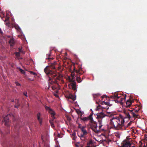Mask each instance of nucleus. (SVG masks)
Returning <instances> with one entry per match:
<instances>
[{
    "instance_id": "f257e3e1",
    "label": "nucleus",
    "mask_w": 147,
    "mask_h": 147,
    "mask_svg": "<svg viewBox=\"0 0 147 147\" xmlns=\"http://www.w3.org/2000/svg\"><path fill=\"white\" fill-rule=\"evenodd\" d=\"M57 64L56 61H54L51 63L50 65L47 66L44 69L45 73L48 76H51L52 78L49 77V83L51 84H55L59 86V81L60 80V74L56 71H52L50 68L55 69V66Z\"/></svg>"
},
{
    "instance_id": "f03ea898",
    "label": "nucleus",
    "mask_w": 147,
    "mask_h": 147,
    "mask_svg": "<svg viewBox=\"0 0 147 147\" xmlns=\"http://www.w3.org/2000/svg\"><path fill=\"white\" fill-rule=\"evenodd\" d=\"M124 122L123 118L116 117H113L110 120V124L115 129L123 130Z\"/></svg>"
},
{
    "instance_id": "7ed1b4c3",
    "label": "nucleus",
    "mask_w": 147,
    "mask_h": 147,
    "mask_svg": "<svg viewBox=\"0 0 147 147\" xmlns=\"http://www.w3.org/2000/svg\"><path fill=\"white\" fill-rule=\"evenodd\" d=\"M93 113L91 114L88 117H84L81 118V120L86 122L89 120L90 123H91L90 124V128L94 132L96 133H98L102 131L99 129H98L97 125L96 122L93 120L92 118Z\"/></svg>"
},
{
    "instance_id": "20e7f679",
    "label": "nucleus",
    "mask_w": 147,
    "mask_h": 147,
    "mask_svg": "<svg viewBox=\"0 0 147 147\" xmlns=\"http://www.w3.org/2000/svg\"><path fill=\"white\" fill-rule=\"evenodd\" d=\"M140 109L133 110H125L124 111L125 115V118H128L129 120H134L138 116V112Z\"/></svg>"
},
{
    "instance_id": "39448f33",
    "label": "nucleus",
    "mask_w": 147,
    "mask_h": 147,
    "mask_svg": "<svg viewBox=\"0 0 147 147\" xmlns=\"http://www.w3.org/2000/svg\"><path fill=\"white\" fill-rule=\"evenodd\" d=\"M113 115V113L112 112H108L107 111V113L106 115L105 114L103 113H98L97 115L96 118L98 120V123L99 124L98 127L100 130V131H103L104 130L103 129L101 128L102 126H103L102 123V119L105 116L110 117L112 116Z\"/></svg>"
},
{
    "instance_id": "423d86ee",
    "label": "nucleus",
    "mask_w": 147,
    "mask_h": 147,
    "mask_svg": "<svg viewBox=\"0 0 147 147\" xmlns=\"http://www.w3.org/2000/svg\"><path fill=\"white\" fill-rule=\"evenodd\" d=\"M122 147H135L134 146H131V143L128 140H125L122 143Z\"/></svg>"
},
{
    "instance_id": "0eeeda50",
    "label": "nucleus",
    "mask_w": 147,
    "mask_h": 147,
    "mask_svg": "<svg viewBox=\"0 0 147 147\" xmlns=\"http://www.w3.org/2000/svg\"><path fill=\"white\" fill-rule=\"evenodd\" d=\"M11 114H9L7 115L5 117H4V121H2V123H5V126H9V125L8 124L9 122V117L11 116Z\"/></svg>"
},
{
    "instance_id": "6e6552de",
    "label": "nucleus",
    "mask_w": 147,
    "mask_h": 147,
    "mask_svg": "<svg viewBox=\"0 0 147 147\" xmlns=\"http://www.w3.org/2000/svg\"><path fill=\"white\" fill-rule=\"evenodd\" d=\"M80 68H79L78 70L75 69V68L74 67V70L71 73V76L74 77L75 75V73H76V75H78V74L82 75L83 73L82 71H80Z\"/></svg>"
},
{
    "instance_id": "1a4fd4ad",
    "label": "nucleus",
    "mask_w": 147,
    "mask_h": 147,
    "mask_svg": "<svg viewBox=\"0 0 147 147\" xmlns=\"http://www.w3.org/2000/svg\"><path fill=\"white\" fill-rule=\"evenodd\" d=\"M69 81L71 82L70 85L72 89L74 91L76 90V91L77 86L76 83L72 80L71 79L70 77H69Z\"/></svg>"
},
{
    "instance_id": "9d476101",
    "label": "nucleus",
    "mask_w": 147,
    "mask_h": 147,
    "mask_svg": "<svg viewBox=\"0 0 147 147\" xmlns=\"http://www.w3.org/2000/svg\"><path fill=\"white\" fill-rule=\"evenodd\" d=\"M45 109L47 111H48L51 114V117L53 119L54 118V116L55 115V112L50 107L46 106H45Z\"/></svg>"
},
{
    "instance_id": "9b49d317",
    "label": "nucleus",
    "mask_w": 147,
    "mask_h": 147,
    "mask_svg": "<svg viewBox=\"0 0 147 147\" xmlns=\"http://www.w3.org/2000/svg\"><path fill=\"white\" fill-rule=\"evenodd\" d=\"M41 114L40 113H38L37 115V119L38 120L39 123L40 125H41L42 123V119L40 117Z\"/></svg>"
},
{
    "instance_id": "f8f14e48",
    "label": "nucleus",
    "mask_w": 147,
    "mask_h": 147,
    "mask_svg": "<svg viewBox=\"0 0 147 147\" xmlns=\"http://www.w3.org/2000/svg\"><path fill=\"white\" fill-rule=\"evenodd\" d=\"M81 130L83 133V134H81L80 136H79L81 137H83L85 135L87 134V132L86 130L84 129V127H81Z\"/></svg>"
},
{
    "instance_id": "ddd939ff",
    "label": "nucleus",
    "mask_w": 147,
    "mask_h": 147,
    "mask_svg": "<svg viewBox=\"0 0 147 147\" xmlns=\"http://www.w3.org/2000/svg\"><path fill=\"white\" fill-rule=\"evenodd\" d=\"M103 103H104V104H105L107 105L106 106V107H102L105 109L106 108L107 109H109V106H111L112 105V104H110L109 102H105V101H103Z\"/></svg>"
},
{
    "instance_id": "4468645a",
    "label": "nucleus",
    "mask_w": 147,
    "mask_h": 147,
    "mask_svg": "<svg viewBox=\"0 0 147 147\" xmlns=\"http://www.w3.org/2000/svg\"><path fill=\"white\" fill-rule=\"evenodd\" d=\"M132 101L129 99L127 100L126 102V107H129L132 104Z\"/></svg>"
},
{
    "instance_id": "2eb2a0df",
    "label": "nucleus",
    "mask_w": 147,
    "mask_h": 147,
    "mask_svg": "<svg viewBox=\"0 0 147 147\" xmlns=\"http://www.w3.org/2000/svg\"><path fill=\"white\" fill-rule=\"evenodd\" d=\"M85 147H94L93 143L92 140H90L87 144L86 146Z\"/></svg>"
},
{
    "instance_id": "dca6fc26",
    "label": "nucleus",
    "mask_w": 147,
    "mask_h": 147,
    "mask_svg": "<svg viewBox=\"0 0 147 147\" xmlns=\"http://www.w3.org/2000/svg\"><path fill=\"white\" fill-rule=\"evenodd\" d=\"M9 42L11 46H13L15 44V41L13 38H11L9 41Z\"/></svg>"
},
{
    "instance_id": "f3484780",
    "label": "nucleus",
    "mask_w": 147,
    "mask_h": 147,
    "mask_svg": "<svg viewBox=\"0 0 147 147\" xmlns=\"http://www.w3.org/2000/svg\"><path fill=\"white\" fill-rule=\"evenodd\" d=\"M15 102L16 105H15L14 107L16 108H18L20 105L18 100L17 99H15Z\"/></svg>"
},
{
    "instance_id": "a211bd4d",
    "label": "nucleus",
    "mask_w": 147,
    "mask_h": 147,
    "mask_svg": "<svg viewBox=\"0 0 147 147\" xmlns=\"http://www.w3.org/2000/svg\"><path fill=\"white\" fill-rule=\"evenodd\" d=\"M120 97V96H118V95L117 93H115L113 95H112V96H111V98L115 99L117 98L119 99Z\"/></svg>"
},
{
    "instance_id": "6ab92c4d",
    "label": "nucleus",
    "mask_w": 147,
    "mask_h": 147,
    "mask_svg": "<svg viewBox=\"0 0 147 147\" xmlns=\"http://www.w3.org/2000/svg\"><path fill=\"white\" fill-rule=\"evenodd\" d=\"M69 98L74 101L76 99V97L73 95L72 94H70L69 96Z\"/></svg>"
},
{
    "instance_id": "aec40b11",
    "label": "nucleus",
    "mask_w": 147,
    "mask_h": 147,
    "mask_svg": "<svg viewBox=\"0 0 147 147\" xmlns=\"http://www.w3.org/2000/svg\"><path fill=\"white\" fill-rule=\"evenodd\" d=\"M76 79L77 82L79 83L80 82H82V80L80 77L78 76H76Z\"/></svg>"
},
{
    "instance_id": "412c9836",
    "label": "nucleus",
    "mask_w": 147,
    "mask_h": 147,
    "mask_svg": "<svg viewBox=\"0 0 147 147\" xmlns=\"http://www.w3.org/2000/svg\"><path fill=\"white\" fill-rule=\"evenodd\" d=\"M125 98H119V102H120V103H122L125 101Z\"/></svg>"
},
{
    "instance_id": "4be33fe9",
    "label": "nucleus",
    "mask_w": 147,
    "mask_h": 147,
    "mask_svg": "<svg viewBox=\"0 0 147 147\" xmlns=\"http://www.w3.org/2000/svg\"><path fill=\"white\" fill-rule=\"evenodd\" d=\"M50 56V54H47V57H48V58H46V59H47L49 61H50L51 60H52L53 59V58H50V57H49Z\"/></svg>"
},
{
    "instance_id": "5701e85b",
    "label": "nucleus",
    "mask_w": 147,
    "mask_h": 147,
    "mask_svg": "<svg viewBox=\"0 0 147 147\" xmlns=\"http://www.w3.org/2000/svg\"><path fill=\"white\" fill-rule=\"evenodd\" d=\"M92 95L94 98H96L97 97L100 96L99 94H93Z\"/></svg>"
},
{
    "instance_id": "b1692460",
    "label": "nucleus",
    "mask_w": 147,
    "mask_h": 147,
    "mask_svg": "<svg viewBox=\"0 0 147 147\" xmlns=\"http://www.w3.org/2000/svg\"><path fill=\"white\" fill-rule=\"evenodd\" d=\"M115 135L118 138H120V134L119 132H115Z\"/></svg>"
},
{
    "instance_id": "393cba45",
    "label": "nucleus",
    "mask_w": 147,
    "mask_h": 147,
    "mask_svg": "<svg viewBox=\"0 0 147 147\" xmlns=\"http://www.w3.org/2000/svg\"><path fill=\"white\" fill-rule=\"evenodd\" d=\"M54 118H53L52 117V119L51 120H49V122L51 124H52V123H53V121H54V119H55V117H54Z\"/></svg>"
},
{
    "instance_id": "a878e982",
    "label": "nucleus",
    "mask_w": 147,
    "mask_h": 147,
    "mask_svg": "<svg viewBox=\"0 0 147 147\" xmlns=\"http://www.w3.org/2000/svg\"><path fill=\"white\" fill-rule=\"evenodd\" d=\"M19 70L22 74H24L25 73V71L22 69L20 68Z\"/></svg>"
},
{
    "instance_id": "bb28decb",
    "label": "nucleus",
    "mask_w": 147,
    "mask_h": 147,
    "mask_svg": "<svg viewBox=\"0 0 147 147\" xmlns=\"http://www.w3.org/2000/svg\"><path fill=\"white\" fill-rule=\"evenodd\" d=\"M119 101H120L119 99H118L117 98L115 100V102L117 103H120V102H119Z\"/></svg>"
},
{
    "instance_id": "cd10ccee",
    "label": "nucleus",
    "mask_w": 147,
    "mask_h": 147,
    "mask_svg": "<svg viewBox=\"0 0 147 147\" xmlns=\"http://www.w3.org/2000/svg\"><path fill=\"white\" fill-rule=\"evenodd\" d=\"M15 83L16 84V86H21L20 84L18 82H16Z\"/></svg>"
},
{
    "instance_id": "c85d7f7f",
    "label": "nucleus",
    "mask_w": 147,
    "mask_h": 147,
    "mask_svg": "<svg viewBox=\"0 0 147 147\" xmlns=\"http://www.w3.org/2000/svg\"><path fill=\"white\" fill-rule=\"evenodd\" d=\"M15 27V28L18 30H19L20 29V27L18 25H16Z\"/></svg>"
},
{
    "instance_id": "c756f323",
    "label": "nucleus",
    "mask_w": 147,
    "mask_h": 147,
    "mask_svg": "<svg viewBox=\"0 0 147 147\" xmlns=\"http://www.w3.org/2000/svg\"><path fill=\"white\" fill-rule=\"evenodd\" d=\"M51 88L53 90H55L57 89V87L55 85L52 86Z\"/></svg>"
},
{
    "instance_id": "7c9ffc66",
    "label": "nucleus",
    "mask_w": 147,
    "mask_h": 147,
    "mask_svg": "<svg viewBox=\"0 0 147 147\" xmlns=\"http://www.w3.org/2000/svg\"><path fill=\"white\" fill-rule=\"evenodd\" d=\"M16 55L17 57H19L20 56V54L19 52H16Z\"/></svg>"
},
{
    "instance_id": "2f4dec72",
    "label": "nucleus",
    "mask_w": 147,
    "mask_h": 147,
    "mask_svg": "<svg viewBox=\"0 0 147 147\" xmlns=\"http://www.w3.org/2000/svg\"><path fill=\"white\" fill-rule=\"evenodd\" d=\"M128 126H128L127 125H124V126H123V130L124 129H126V128Z\"/></svg>"
},
{
    "instance_id": "473e14b6",
    "label": "nucleus",
    "mask_w": 147,
    "mask_h": 147,
    "mask_svg": "<svg viewBox=\"0 0 147 147\" xmlns=\"http://www.w3.org/2000/svg\"><path fill=\"white\" fill-rule=\"evenodd\" d=\"M23 94L24 95L26 96V97L28 96L27 94V92L26 91H25L24 92Z\"/></svg>"
},
{
    "instance_id": "72a5a7b5",
    "label": "nucleus",
    "mask_w": 147,
    "mask_h": 147,
    "mask_svg": "<svg viewBox=\"0 0 147 147\" xmlns=\"http://www.w3.org/2000/svg\"><path fill=\"white\" fill-rule=\"evenodd\" d=\"M30 74H33L34 75H36V73H35V72H34L32 71H30Z\"/></svg>"
},
{
    "instance_id": "f704fd0d",
    "label": "nucleus",
    "mask_w": 147,
    "mask_h": 147,
    "mask_svg": "<svg viewBox=\"0 0 147 147\" xmlns=\"http://www.w3.org/2000/svg\"><path fill=\"white\" fill-rule=\"evenodd\" d=\"M19 52H23V51L22 50V49L20 48L19 49Z\"/></svg>"
},
{
    "instance_id": "c9c22d12",
    "label": "nucleus",
    "mask_w": 147,
    "mask_h": 147,
    "mask_svg": "<svg viewBox=\"0 0 147 147\" xmlns=\"http://www.w3.org/2000/svg\"><path fill=\"white\" fill-rule=\"evenodd\" d=\"M131 122L132 121H131L130 122H129V123H128L127 125H128V126H130L131 125Z\"/></svg>"
},
{
    "instance_id": "e433bc0d",
    "label": "nucleus",
    "mask_w": 147,
    "mask_h": 147,
    "mask_svg": "<svg viewBox=\"0 0 147 147\" xmlns=\"http://www.w3.org/2000/svg\"><path fill=\"white\" fill-rule=\"evenodd\" d=\"M51 125L52 127L53 128L55 127L53 123H52V124H51Z\"/></svg>"
},
{
    "instance_id": "4c0bfd02",
    "label": "nucleus",
    "mask_w": 147,
    "mask_h": 147,
    "mask_svg": "<svg viewBox=\"0 0 147 147\" xmlns=\"http://www.w3.org/2000/svg\"><path fill=\"white\" fill-rule=\"evenodd\" d=\"M81 112L80 111H77V113L78 114H79L80 113H81Z\"/></svg>"
},
{
    "instance_id": "58836bf2",
    "label": "nucleus",
    "mask_w": 147,
    "mask_h": 147,
    "mask_svg": "<svg viewBox=\"0 0 147 147\" xmlns=\"http://www.w3.org/2000/svg\"><path fill=\"white\" fill-rule=\"evenodd\" d=\"M15 127L16 128H17L18 127V126H17V125H16L15 126Z\"/></svg>"
},
{
    "instance_id": "ea45409f",
    "label": "nucleus",
    "mask_w": 147,
    "mask_h": 147,
    "mask_svg": "<svg viewBox=\"0 0 147 147\" xmlns=\"http://www.w3.org/2000/svg\"><path fill=\"white\" fill-rule=\"evenodd\" d=\"M55 96L57 97L58 96L57 94H55Z\"/></svg>"
},
{
    "instance_id": "a19ab883",
    "label": "nucleus",
    "mask_w": 147,
    "mask_h": 147,
    "mask_svg": "<svg viewBox=\"0 0 147 147\" xmlns=\"http://www.w3.org/2000/svg\"><path fill=\"white\" fill-rule=\"evenodd\" d=\"M73 135L74 136H75L76 135V134L75 133H73Z\"/></svg>"
},
{
    "instance_id": "79ce46f5",
    "label": "nucleus",
    "mask_w": 147,
    "mask_h": 147,
    "mask_svg": "<svg viewBox=\"0 0 147 147\" xmlns=\"http://www.w3.org/2000/svg\"><path fill=\"white\" fill-rule=\"evenodd\" d=\"M101 104L102 105H103V104H104V103H103V102H102L101 103Z\"/></svg>"
},
{
    "instance_id": "37998d69",
    "label": "nucleus",
    "mask_w": 147,
    "mask_h": 147,
    "mask_svg": "<svg viewBox=\"0 0 147 147\" xmlns=\"http://www.w3.org/2000/svg\"><path fill=\"white\" fill-rule=\"evenodd\" d=\"M101 97H102V98H104V96H102Z\"/></svg>"
},
{
    "instance_id": "c03bdc74",
    "label": "nucleus",
    "mask_w": 147,
    "mask_h": 147,
    "mask_svg": "<svg viewBox=\"0 0 147 147\" xmlns=\"http://www.w3.org/2000/svg\"><path fill=\"white\" fill-rule=\"evenodd\" d=\"M79 127L80 128H81V127H80V126H79Z\"/></svg>"
},
{
    "instance_id": "a18cd8bd",
    "label": "nucleus",
    "mask_w": 147,
    "mask_h": 147,
    "mask_svg": "<svg viewBox=\"0 0 147 147\" xmlns=\"http://www.w3.org/2000/svg\"><path fill=\"white\" fill-rule=\"evenodd\" d=\"M49 88H50V86H49V87H48V89H49Z\"/></svg>"
},
{
    "instance_id": "49530a36",
    "label": "nucleus",
    "mask_w": 147,
    "mask_h": 147,
    "mask_svg": "<svg viewBox=\"0 0 147 147\" xmlns=\"http://www.w3.org/2000/svg\"><path fill=\"white\" fill-rule=\"evenodd\" d=\"M97 109L98 110V107H97Z\"/></svg>"
},
{
    "instance_id": "de8ad7c7",
    "label": "nucleus",
    "mask_w": 147,
    "mask_h": 147,
    "mask_svg": "<svg viewBox=\"0 0 147 147\" xmlns=\"http://www.w3.org/2000/svg\"><path fill=\"white\" fill-rule=\"evenodd\" d=\"M55 122H57V121H55Z\"/></svg>"
},
{
    "instance_id": "09e8293b",
    "label": "nucleus",
    "mask_w": 147,
    "mask_h": 147,
    "mask_svg": "<svg viewBox=\"0 0 147 147\" xmlns=\"http://www.w3.org/2000/svg\"><path fill=\"white\" fill-rule=\"evenodd\" d=\"M146 140H147V137L146 138Z\"/></svg>"
}]
</instances>
